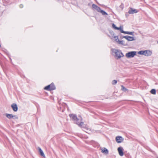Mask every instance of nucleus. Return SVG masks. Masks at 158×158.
<instances>
[{
  "label": "nucleus",
  "instance_id": "f257e3e1",
  "mask_svg": "<svg viewBox=\"0 0 158 158\" xmlns=\"http://www.w3.org/2000/svg\"><path fill=\"white\" fill-rule=\"evenodd\" d=\"M69 116L74 121V123L79 127L85 128L86 129H88V127H86V126L84 124V123L81 122L82 118L81 116H79L77 118L76 115L73 114H70Z\"/></svg>",
  "mask_w": 158,
  "mask_h": 158
},
{
  "label": "nucleus",
  "instance_id": "f03ea898",
  "mask_svg": "<svg viewBox=\"0 0 158 158\" xmlns=\"http://www.w3.org/2000/svg\"><path fill=\"white\" fill-rule=\"evenodd\" d=\"M112 52L115 54V58L118 59H120L124 56V55L121 51L116 49H111Z\"/></svg>",
  "mask_w": 158,
  "mask_h": 158
},
{
  "label": "nucleus",
  "instance_id": "7ed1b4c3",
  "mask_svg": "<svg viewBox=\"0 0 158 158\" xmlns=\"http://www.w3.org/2000/svg\"><path fill=\"white\" fill-rule=\"evenodd\" d=\"M56 87L53 83H52L51 84L46 86L44 88L45 90H52L55 89Z\"/></svg>",
  "mask_w": 158,
  "mask_h": 158
},
{
  "label": "nucleus",
  "instance_id": "20e7f679",
  "mask_svg": "<svg viewBox=\"0 0 158 158\" xmlns=\"http://www.w3.org/2000/svg\"><path fill=\"white\" fill-rule=\"evenodd\" d=\"M135 51H131L127 53L126 54V56L127 58H132L136 54Z\"/></svg>",
  "mask_w": 158,
  "mask_h": 158
},
{
  "label": "nucleus",
  "instance_id": "39448f33",
  "mask_svg": "<svg viewBox=\"0 0 158 158\" xmlns=\"http://www.w3.org/2000/svg\"><path fill=\"white\" fill-rule=\"evenodd\" d=\"M123 140V138L120 136H117L116 138V140L118 143L122 142Z\"/></svg>",
  "mask_w": 158,
  "mask_h": 158
},
{
  "label": "nucleus",
  "instance_id": "423d86ee",
  "mask_svg": "<svg viewBox=\"0 0 158 158\" xmlns=\"http://www.w3.org/2000/svg\"><path fill=\"white\" fill-rule=\"evenodd\" d=\"M118 150L119 155L121 156H123L124 155L123 148L122 147H119L118 148Z\"/></svg>",
  "mask_w": 158,
  "mask_h": 158
},
{
  "label": "nucleus",
  "instance_id": "0eeeda50",
  "mask_svg": "<svg viewBox=\"0 0 158 158\" xmlns=\"http://www.w3.org/2000/svg\"><path fill=\"white\" fill-rule=\"evenodd\" d=\"M92 8L95 10H97L98 12H99V11H100L101 9L100 8V7L98 6L97 5L94 4H93L92 5Z\"/></svg>",
  "mask_w": 158,
  "mask_h": 158
},
{
  "label": "nucleus",
  "instance_id": "6e6552de",
  "mask_svg": "<svg viewBox=\"0 0 158 158\" xmlns=\"http://www.w3.org/2000/svg\"><path fill=\"white\" fill-rule=\"evenodd\" d=\"M152 52L149 50L144 51V55L146 56H149L151 55Z\"/></svg>",
  "mask_w": 158,
  "mask_h": 158
},
{
  "label": "nucleus",
  "instance_id": "1a4fd4ad",
  "mask_svg": "<svg viewBox=\"0 0 158 158\" xmlns=\"http://www.w3.org/2000/svg\"><path fill=\"white\" fill-rule=\"evenodd\" d=\"M11 107L14 111H16L18 110V107L15 103H13L11 105Z\"/></svg>",
  "mask_w": 158,
  "mask_h": 158
},
{
  "label": "nucleus",
  "instance_id": "9d476101",
  "mask_svg": "<svg viewBox=\"0 0 158 158\" xmlns=\"http://www.w3.org/2000/svg\"><path fill=\"white\" fill-rule=\"evenodd\" d=\"M138 12V11L136 10L135 9H133L132 8H131L128 13L129 14H133L134 13H136Z\"/></svg>",
  "mask_w": 158,
  "mask_h": 158
},
{
  "label": "nucleus",
  "instance_id": "9b49d317",
  "mask_svg": "<svg viewBox=\"0 0 158 158\" xmlns=\"http://www.w3.org/2000/svg\"><path fill=\"white\" fill-rule=\"evenodd\" d=\"M101 152L102 153L106 154L108 153V151L107 149L105 148H102L101 149Z\"/></svg>",
  "mask_w": 158,
  "mask_h": 158
},
{
  "label": "nucleus",
  "instance_id": "f8f14e48",
  "mask_svg": "<svg viewBox=\"0 0 158 158\" xmlns=\"http://www.w3.org/2000/svg\"><path fill=\"white\" fill-rule=\"evenodd\" d=\"M38 149L39 152L40 153V155L41 156L44 157L45 156V155H44L43 151L41 149V148L40 147H38Z\"/></svg>",
  "mask_w": 158,
  "mask_h": 158
},
{
  "label": "nucleus",
  "instance_id": "ddd939ff",
  "mask_svg": "<svg viewBox=\"0 0 158 158\" xmlns=\"http://www.w3.org/2000/svg\"><path fill=\"white\" fill-rule=\"evenodd\" d=\"M135 37L134 36H128L127 40L129 41H131L135 40Z\"/></svg>",
  "mask_w": 158,
  "mask_h": 158
},
{
  "label": "nucleus",
  "instance_id": "4468645a",
  "mask_svg": "<svg viewBox=\"0 0 158 158\" xmlns=\"http://www.w3.org/2000/svg\"><path fill=\"white\" fill-rule=\"evenodd\" d=\"M6 116L7 118H8L9 119H11L13 118V115L12 114H6Z\"/></svg>",
  "mask_w": 158,
  "mask_h": 158
},
{
  "label": "nucleus",
  "instance_id": "2eb2a0df",
  "mask_svg": "<svg viewBox=\"0 0 158 158\" xmlns=\"http://www.w3.org/2000/svg\"><path fill=\"white\" fill-rule=\"evenodd\" d=\"M99 12L101 13L103 15H108V14L106 12L102 10H101Z\"/></svg>",
  "mask_w": 158,
  "mask_h": 158
},
{
  "label": "nucleus",
  "instance_id": "dca6fc26",
  "mask_svg": "<svg viewBox=\"0 0 158 158\" xmlns=\"http://www.w3.org/2000/svg\"><path fill=\"white\" fill-rule=\"evenodd\" d=\"M117 30L120 31V32L122 33H124L125 31H123V28L121 27V26H120L119 27H118L117 28Z\"/></svg>",
  "mask_w": 158,
  "mask_h": 158
},
{
  "label": "nucleus",
  "instance_id": "f3484780",
  "mask_svg": "<svg viewBox=\"0 0 158 158\" xmlns=\"http://www.w3.org/2000/svg\"><path fill=\"white\" fill-rule=\"evenodd\" d=\"M134 32H129V31H125L124 33L131 35H134Z\"/></svg>",
  "mask_w": 158,
  "mask_h": 158
},
{
  "label": "nucleus",
  "instance_id": "a211bd4d",
  "mask_svg": "<svg viewBox=\"0 0 158 158\" xmlns=\"http://www.w3.org/2000/svg\"><path fill=\"white\" fill-rule=\"evenodd\" d=\"M113 35L112 36L113 37H114V38L115 40V41H116V42H118V43L119 41V40L118 39V36H114V34H113Z\"/></svg>",
  "mask_w": 158,
  "mask_h": 158
},
{
  "label": "nucleus",
  "instance_id": "6ab92c4d",
  "mask_svg": "<svg viewBox=\"0 0 158 158\" xmlns=\"http://www.w3.org/2000/svg\"><path fill=\"white\" fill-rule=\"evenodd\" d=\"M121 87H122V90L123 91L126 92L127 90V89L123 85H121Z\"/></svg>",
  "mask_w": 158,
  "mask_h": 158
},
{
  "label": "nucleus",
  "instance_id": "aec40b11",
  "mask_svg": "<svg viewBox=\"0 0 158 158\" xmlns=\"http://www.w3.org/2000/svg\"><path fill=\"white\" fill-rule=\"evenodd\" d=\"M150 92L152 94H156V90L155 89H153L151 90Z\"/></svg>",
  "mask_w": 158,
  "mask_h": 158
},
{
  "label": "nucleus",
  "instance_id": "412c9836",
  "mask_svg": "<svg viewBox=\"0 0 158 158\" xmlns=\"http://www.w3.org/2000/svg\"><path fill=\"white\" fill-rule=\"evenodd\" d=\"M118 43L119 44H121L123 45H125L124 41L123 40L120 41H119Z\"/></svg>",
  "mask_w": 158,
  "mask_h": 158
},
{
  "label": "nucleus",
  "instance_id": "4be33fe9",
  "mask_svg": "<svg viewBox=\"0 0 158 158\" xmlns=\"http://www.w3.org/2000/svg\"><path fill=\"white\" fill-rule=\"evenodd\" d=\"M144 51H141L138 52V54L140 55H144Z\"/></svg>",
  "mask_w": 158,
  "mask_h": 158
},
{
  "label": "nucleus",
  "instance_id": "5701e85b",
  "mask_svg": "<svg viewBox=\"0 0 158 158\" xmlns=\"http://www.w3.org/2000/svg\"><path fill=\"white\" fill-rule=\"evenodd\" d=\"M12 118L14 119H18V117L16 115H13Z\"/></svg>",
  "mask_w": 158,
  "mask_h": 158
},
{
  "label": "nucleus",
  "instance_id": "b1692460",
  "mask_svg": "<svg viewBox=\"0 0 158 158\" xmlns=\"http://www.w3.org/2000/svg\"><path fill=\"white\" fill-rule=\"evenodd\" d=\"M112 27L114 28L115 29L117 30V28L118 27H116V25L114 23H113L112 25Z\"/></svg>",
  "mask_w": 158,
  "mask_h": 158
},
{
  "label": "nucleus",
  "instance_id": "393cba45",
  "mask_svg": "<svg viewBox=\"0 0 158 158\" xmlns=\"http://www.w3.org/2000/svg\"><path fill=\"white\" fill-rule=\"evenodd\" d=\"M117 83V81L116 80H114L112 82V84L113 85L116 84Z\"/></svg>",
  "mask_w": 158,
  "mask_h": 158
},
{
  "label": "nucleus",
  "instance_id": "a878e982",
  "mask_svg": "<svg viewBox=\"0 0 158 158\" xmlns=\"http://www.w3.org/2000/svg\"><path fill=\"white\" fill-rule=\"evenodd\" d=\"M128 36H123L122 37V38H124L126 39L127 40H128Z\"/></svg>",
  "mask_w": 158,
  "mask_h": 158
},
{
  "label": "nucleus",
  "instance_id": "bb28decb",
  "mask_svg": "<svg viewBox=\"0 0 158 158\" xmlns=\"http://www.w3.org/2000/svg\"><path fill=\"white\" fill-rule=\"evenodd\" d=\"M19 7L20 8H22L23 7V5L22 4H21L19 6Z\"/></svg>",
  "mask_w": 158,
  "mask_h": 158
}]
</instances>
